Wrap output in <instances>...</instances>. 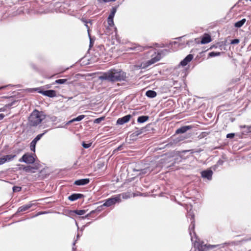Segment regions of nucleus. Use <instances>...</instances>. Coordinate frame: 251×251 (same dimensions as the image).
<instances>
[{
  "label": "nucleus",
  "instance_id": "4",
  "mask_svg": "<svg viewBox=\"0 0 251 251\" xmlns=\"http://www.w3.org/2000/svg\"><path fill=\"white\" fill-rule=\"evenodd\" d=\"M231 244H233V243L232 242L231 243ZM230 244V243H225L219 245H203L202 244H200L196 241V243L194 244V247L195 248V251H206L209 249H213L218 247H219L220 248H224L226 245Z\"/></svg>",
  "mask_w": 251,
  "mask_h": 251
},
{
  "label": "nucleus",
  "instance_id": "14",
  "mask_svg": "<svg viewBox=\"0 0 251 251\" xmlns=\"http://www.w3.org/2000/svg\"><path fill=\"white\" fill-rule=\"evenodd\" d=\"M193 55L190 54L180 62V64L182 66H185L193 59Z\"/></svg>",
  "mask_w": 251,
  "mask_h": 251
},
{
  "label": "nucleus",
  "instance_id": "45",
  "mask_svg": "<svg viewBox=\"0 0 251 251\" xmlns=\"http://www.w3.org/2000/svg\"><path fill=\"white\" fill-rule=\"evenodd\" d=\"M223 163V161L221 160H219L217 163V165H222Z\"/></svg>",
  "mask_w": 251,
  "mask_h": 251
},
{
  "label": "nucleus",
  "instance_id": "41",
  "mask_svg": "<svg viewBox=\"0 0 251 251\" xmlns=\"http://www.w3.org/2000/svg\"><path fill=\"white\" fill-rule=\"evenodd\" d=\"M142 132H143V129H138L137 130L135 131L133 134H134L135 136H138V135L141 134Z\"/></svg>",
  "mask_w": 251,
  "mask_h": 251
},
{
  "label": "nucleus",
  "instance_id": "34",
  "mask_svg": "<svg viewBox=\"0 0 251 251\" xmlns=\"http://www.w3.org/2000/svg\"><path fill=\"white\" fill-rule=\"evenodd\" d=\"M67 81L66 79H59L55 81V83L56 84H64Z\"/></svg>",
  "mask_w": 251,
  "mask_h": 251
},
{
  "label": "nucleus",
  "instance_id": "31",
  "mask_svg": "<svg viewBox=\"0 0 251 251\" xmlns=\"http://www.w3.org/2000/svg\"><path fill=\"white\" fill-rule=\"evenodd\" d=\"M36 142L34 141H32V142L30 143V150L35 152V147H36Z\"/></svg>",
  "mask_w": 251,
  "mask_h": 251
},
{
  "label": "nucleus",
  "instance_id": "28",
  "mask_svg": "<svg viewBox=\"0 0 251 251\" xmlns=\"http://www.w3.org/2000/svg\"><path fill=\"white\" fill-rule=\"evenodd\" d=\"M48 132V130H46L44 131V133L42 134H38L33 140V141H35V142H37L47 132Z\"/></svg>",
  "mask_w": 251,
  "mask_h": 251
},
{
  "label": "nucleus",
  "instance_id": "5",
  "mask_svg": "<svg viewBox=\"0 0 251 251\" xmlns=\"http://www.w3.org/2000/svg\"><path fill=\"white\" fill-rule=\"evenodd\" d=\"M187 217L188 218H189L190 220L191 224L189 227V234L191 237L192 241H193L194 239L192 236V232H193L194 234L195 235V233L194 231L195 228L194 214L190 210L188 212Z\"/></svg>",
  "mask_w": 251,
  "mask_h": 251
},
{
  "label": "nucleus",
  "instance_id": "23",
  "mask_svg": "<svg viewBox=\"0 0 251 251\" xmlns=\"http://www.w3.org/2000/svg\"><path fill=\"white\" fill-rule=\"evenodd\" d=\"M156 92L153 90H148L146 93V95L150 98H153L156 96Z\"/></svg>",
  "mask_w": 251,
  "mask_h": 251
},
{
  "label": "nucleus",
  "instance_id": "18",
  "mask_svg": "<svg viewBox=\"0 0 251 251\" xmlns=\"http://www.w3.org/2000/svg\"><path fill=\"white\" fill-rule=\"evenodd\" d=\"M83 197L81 194H73L68 197V199L71 201H75L78 199H80Z\"/></svg>",
  "mask_w": 251,
  "mask_h": 251
},
{
  "label": "nucleus",
  "instance_id": "10",
  "mask_svg": "<svg viewBox=\"0 0 251 251\" xmlns=\"http://www.w3.org/2000/svg\"><path fill=\"white\" fill-rule=\"evenodd\" d=\"M131 118V116L129 114L126 115L122 118H119L117 120L116 123L117 125H122L125 123H127L130 120Z\"/></svg>",
  "mask_w": 251,
  "mask_h": 251
},
{
  "label": "nucleus",
  "instance_id": "6",
  "mask_svg": "<svg viewBox=\"0 0 251 251\" xmlns=\"http://www.w3.org/2000/svg\"><path fill=\"white\" fill-rule=\"evenodd\" d=\"M161 57V52H158L157 55H156L155 57L152 58L151 60H148L145 63H142L141 64L140 66H139V68H142V69L146 68L147 67H149V66L151 65V64L159 61Z\"/></svg>",
  "mask_w": 251,
  "mask_h": 251
},
{
  "label": "nucleus",
  "instance_id": "42",
  "mask_svg": "<svg viewBox=\"0 0 251 251\" xmlns=\"http://www.w3.org/2000/svg\"><path fill=\"white\" fill-rule=\"evenodd\" d=\"M239 43V40L238 39H235L231 41V44H237Z\"/></svg>",
  "mask_w": 251,
  "mask_h": 251
},
{
  "label": "nucleus",
  "instance_id": "52",
  "mask_svg": "<svg viewBox=\"0 0 251 251\" xmlns=\"http://www.w3.org/2000/svg\"><path fill=\"white\" fill-rule=\"evenodd\" d=\"M75 225H76V226H77V228L78 229V228H79V227H78V224H77V222H76V221H75Z\"/></svg>",
  "mask_w": 251,
  "mask_h": 251
},
{
  "label": "nucleus",
  "instance_id": "12",
  "mask_svg": "<svg viewBox=\"0 0 251 251\" xmlns=\"http://www.w3.org/2000/svg\"><path fill=\"white\" fill-rule=\"evenodd\" d=\"M40 168L39 165L38 164H35L34 166H27L24 168V170L26 172L28 173H35L36 171L39 169Z\"/></svg>",
  "mask_w": 251,
  "mask_h": 251
},
{
  "label": "nucleus",
  "instance_id": "44",
  "mask_svg": "<svg viewBox=\"0 0 251 251\" xmlns=\"http://www.w3.org/2000/svg\"><path fill=\"white\" fill-rule=\"evenodd\" d=\"M45 213H46L45 212H39L36 215L33 216L32 217L34 218V217H37L38 216H39L40 215H42V214H45Z\"/></svg>",
  "mask_w": 251,
  "mask_h": 251
},
{
  "label": "nucleus",
  "instance_id": "20",
  "mask_svg": "<svg viewBox=\"0 0 251 251\" xmlns=\"http://www.w3.org/2000/svg\"><path fill=\"white\" fill-rule=\"evenodd\" d=\"M240 127L244 129L242 131V134L244 135H247V134L251 132V125L250 126L246 125L240 126Z\"/></svg>",
  "mask_w": 251,
  "mask_h": 251
},
{
  "label": "nucleus",
  "instance_id": "51",
  "mask_svg": "<svg viewBox=\"0 0 251 251\" xmlns=\"http://www.w3.org/2000/svg\"><path fill=\"white\" fill-rule=\"evenodd\" d=\"M142 174H145V173H146V171H145V170H142Z\"/></svg>",
  "mask_w": 251,
  "mask_h": 251
},
{
  "label": "nucleus",
  "instance_id": "11",
  "mask_svg": "<svg viewBox=\"0 0 251 251\" xmlns=\"http://www.w3.org/2000/svg\"><path fill=\"white\" fill-rule=\"evenodd\" d=\"M213 172L210 170L203 171L201 172V176L203 178H207L208 180L212 179Z\"/></svg>",
  "mask_w": 251,
  "mask_h": 251
},
{
  "label": "nucleus",
  "instance_id": "53",
  "mask_svg": "<svg viewBox=\"0 0 251 251\" xmlns=\"http://www.w3.org/2000/svg\"><path fill=\"white\" fill-rule=\"evenodd\" d=\"M116 0H110V1H116Z\"/></svg>",
  "mask_w": 251,
  "mask_h": 251
},
{
  "label": "nucleus",
  "instance_id": "35",
  "mask_svg": "<svg viewBox=\"0 0 251 251\" xmlns=\"http://www.w3.org/2000/svg\"><path fill=\"white\" fill-rule=\"evenodd\" d=\"M84 117H85V115H81L78 116V117H77L75 118H74L73 119H74V122H77V121H80L82 120Z\"/></svg>",
  "mask_w": 251,
  "mask_h": 251
},
{
  "label": "nucleus",
  "instance_id": "33",
  "mask_svg": "<svg viewBox=\"0 0 251 251\" xmlns=\"http://www.w3.org/2000/svg\"><path fill=\"white\" fill-rule=\"evenodd\" d=\"M81 234H80L79 233H77L76 235V239L75 240L74 243H73V250L75 251V246L76 244V241L79 239V237L81 236Z\"/></svg>",
  "mask_w": 251,
  "mask_h": 251
},
{
  "label": "nucleus",
  "instance_id": "27",
  "mask_svg": "<svg viewBox=\"0 0 251 251\" xmlns=\"http://www.w3.org/2000/svg\"><path fill=\"white\" fill-rule=\"evenodd\" d=\"M117 197L119 196L120 202L121 201L122 199H126L128 198V196L126 193H122L116 195Z\"/></svg>",
  "mask_w": 251,
  "mask_h": 251
},
{
  "label": "nucleus",
  "instance_id": "2",
  "mask_svg": "<svg viewBox=\"0 0 251 251\" xmlns=\"http://www.w3.org/2000/svg\"><path fill=\"white\" fill-rule=\"evenodd\" d=\"M45 118V115L42 112L34 110L29 117V123L31 126H36L41 123Z\"/></svg>",
  "mask_w": 251,
  "mask_h": 251
},
{
  "label": "nucleus",
  "instance_id": "22",
  "mask_svg": "<svg viewBox=\"0 0 251 251\" xmlns=\"http://www.w3.org/2000/svg\"><path fill=\"white\" fill-rule=\"evenodd\" d=\"M86 213V210H70L69 211L70 214H72L73 213H75L78 215H84Z\"/></svg>",
  "mask_w": 251,
  "mask_h": 251
},
{
  "label": "nucleus",
  "instance_id": "49",
  "mask_svg": "<svg viewBox=\"0 0 251 251\" xmlns=\"http://www.w3.org/2000/svg\"><path fill=\"white\" fill-rule=\"evenodd\" d=\"M104 2H107L110 1V0H102Z\"/></svg>",
  "mask_w": 251,
  "mask_h": 251
},
{
  "label": "nucleus",
  "instance_id": "1",
  "mask_svg": "<svg viewBox=\"0 0 251 251\" xmlns=\"http://www.w3.org/2000/svg\"><path fill=\"white\" fill-rule=\"evenodd\" d=\"M126 78V73L120 69H111L103 73L99 76L101 80H107L110 82L125 81Z\"/></svg>",
  "mask_w": 251,
  "mask_h": 251
},
{
  "label": "nucleus",
  "instance_id": "3",
  "mask_svg": "<svg viewBox=\"0 0 251 251\" xmlns=\"http://www.w3.org/2000/svg\"><path fill=\"white\" fill-rule=\"evenodd\" d=\"M120 202V199L119 196L117 197L116 195H115L113 197H112L110 198H109L105 200V202L101 206L97 207V208L95 210H92L91 211L89 214L86 215L84 217H82V219H85L86 218H88L91 216V214L93 213H94L96 211L100 212L101 210V208L102 206H106V207H109L116 203H119Z\"/></svg>",
  "mask_w": 251,
  "mask_h": 251
},
{
  "label": "nucleus",
  "instance_id": "13",
  "mask_svg": "<svg viewBox=\"0 0 251 251\" xmlns=\"http://www.w3.org/2000/svg\"><path fill=\"white\" fill-rule=\"evenodd\" d=\"M40 93L44 96H48L50 98L56 96V91L52 90L42 91H40Z\"/></svg>",
  "mask_w": 251,
  "mask_h": 251
},
{
  "label": "nucleus",
  "instance_id": "37",
  "mask_svg": "<svg viewBox=\"0 0 251 251\" xmlns=\"http://www.w3.org/2000/svg\"><path fill=\"white\" fill-rule=\"evenodd\" d=\"M12 189L14 192H20L22 188L19 186H14L13 187Z\"/></svg>",
  "mask_w": 251,
  "mask_h": 251
},
{
  "label": "nucleus",
  "instance_id": "50",
  "mask_svg": "<svg viewBox=\"0 0 251 251\" xmlns=\"http://www.w3.org/2000/svg\"><path fill=\"white\" fill-rule=\"evenodd\" d=\"M6 87V86H2V87H0V90L2 89H4V88H5Z\"/></svg>",
  "mask_w": 251,
  "mask_h": 251
},
{
  "label": "nucleus",
  "instance_id": "32",
  "mask_svg": "<svg viewBox=\"0 0 251 251\" xmlns=\"http://www.w3.org/2000/svg\"><path fill=\"white\" fill-rule=\"evenodd\" d=\"M81 20H82V21L84 23H85V25L86 26V27H87V31H88V33H89V31H90V29H89V26H88V23H91V21H88V22L86 20L84 19H82Z\"/></svg>",
  "mask_w": 251,
  "mask_h": 251
},
{
  "label": "nucleus",
  "instance_id": "9",
  "mask_svg": "<svg viewBox=\"0 0 251 251\" xmlns=\"http://www.w3.org/2000/svg\"><path fill=\"white\" fill-rule=\"evenodd\" d=\"M16 157L15 154H8L4 155L0 158V165L4 164L6 162H9L13 160Z\"/></svg>",
  "mask_w": 251,
  "mask_h": 251
},
{
  "label": "nucleus",
  "instance_id": "36",
  "mask_svg": "<svg viewBox=\"0 0 251 251\" xmlns=\"http://www.w3.org/2000/svg\"><path fill=\"white\" fill-rule=\"evenodd\" d=\"M104 120V117H101L97 119H96L94 123L95 124H100L102 121Z\"/></svg>",
  "mask_w": 251,
  "mask_h": 251
},
{
  "label": "nucleus",
  "instance_id": "24",
  "mask_svg": "<svg viewBox=\"0 0 251 251\" xmlns=\"http://www.w3.org/2000/svg\"><path fill=\"white\" fill-rule=\"evenodd\" d=\"M179 45V44L177 42L174 41L170 43L169 47L171 46L172 51H174L177 50Z\"/></svg>",
  "mask_w": 251,
  "mask_h": 251
},
{
  "label": "nucleus",
  "instance_id": "7",
  "mask_svg": "<svg viewBox=\"0 0 251 251\" xmlns=\"http://www.w3.org/2000/svg\"><path fill=\"white\" fill-rule=\"evenodd\" d=\"M19 161L21 162H24L28 164H32L34 162L35 158L32 155L26 153L25 154Z\"/></svg>",
  "mask_w": 251,
  "mask_h": 251
},
{
  "label": "nucleus",
  "instance_id": "43",
  "mask_svg": "<svg viewBox=\"0 0 251 251\" xmlns=\"http://www.w3.org/2000/svg\"><path fill=\"white\" fill-rule=\"evenodd\" d=\"M235 136L234 133H228L226 135V138H233Z\"/></svg>",
  "mask_w": 251,
  "mask_h": 251
},
{
  "label": "nucleus",
  "instance_id": "39",
  "mask_svg": "<svg viewBox=\"0 0 251 251\" xmlns=\"http://www.w3.org/2000/svg\"><path fill=\"white\" fill-rule=\"evenodd\" d=\"M91 145H92L91 143H85V142H83L82 144L83 147L84 148H85V149L89 148V147H91Z\"/></svg>",
  "mask_w": 251,
  "mask_h": 251
},
{
  "label": "nucleus",
  "instance_id": "38",
  "mask_svg": "<svg viewBox=\"0 0 251 251\" xmlns=\"http://www.w3.org/2000/svg\"><path fill=\"white\" fill-rule=\"evenodd\" d=\"M107 22L109 26H112L114 25L113 19H110L108 17Z\"/></svg>",
  "mask_w": 251,
  "mask_h": 251
},
{
  "label": "nucleus",
  "instance_id": "16",
  "mask_svg": "<svg viewBox=\"0 0 251 251\" xmlns=\"http://www.w3.org/2000/svg\"><path fill=\"white\" fill-rule=\"evenodd\" d=\"M192 127L189 126H182L176 130V133H184L186 132L187 131H188L189 129H190Z\"/></svg>",
  "mask_w": 251,
  "mask_h": 251
},
{
  "label": "nucleus",
  "instance_id": "46",
  "mask_svg": "<svg viewBox=\"0 0 251 251\" xmlns=\"http://www.w3.org/2000/svg\"><path fill=\"white\" fill-rule=\"evenodd\" d=\"M88 35H89V38H90V46L91 47L92 46V39L91 38L89 32L88 33Z\"/></svg>",
  "mask_w": 251,
  "mask_h": 251
},
{
  "label": "nucleus",
  "instance_id": "47",
  "mask_svg": "<svg viewBox=\"0 0 251 251\" xmlns=\"http://www.w3.org/2000/svg\"><path fill=\"white\" fill-rule=\"evenodd\" d=\"M4 116H5L3 114H0V120L3 119Z\"/></svg>",
  "mask_w": 251,
  "mask_h": 251
},
{
  "label": "nucleus",
  "instance_id": "15",
  "mask_svg": "<svg viewBox=\"0 0 251 251\" xmlns=\"http://www.w3.org/2000/svg\"><path fill=\"white\" fill-rule=\"evenodd\" d=\"M89 178H84L75 181L74 184L76 185H84L89 183Z\"/></svg>",
  "mask_w": 251,
  "mask_h": 251
},
{
  "label": "nucleus",
  "instance_id": "54",
  "mask_svg": "<svg viewBox=\"0 0 251 251\" xmlns=\"http://www.w3.org/2000/svg\"><path fill=\"white\" fill-rule=\"evenodd\" d=\"M83 228H81V231L82 232Z\"/></svg>",
  "mask_w": 251,
  "mask_h": 251
},
{
  "label": "nucleus",
  "instance_id": "30",
  "mask_svg": "<svg viewBox=\"0 0 251 251\" xmlns=\"http://www.w3.org/2000/svg\"><path fill=\"white\" fill-rule=\"evenodd\" d=\"M221 54V52H214V51H212V52H210L208 54V56L209 57H215V56H219Z\"/></svg>",
  "mask_w": 251,
  "mask_h": 251
},
{
  "label": "nucleus",
  "instance_id": "17",
  "mask_svg": "<svg viewBox=\"0 0 251 251\" xmlns=\"http://www.w3.org/2000/svg\"><path fill=\"white\" fill-rule=\"evenodd\" d=\"M147 48L148 47H142L139 45H134L131 47L129 48V49L130 50H133L138 52L142 51Z\"/></svg>",
  "mask_w": 251,
  "mask_h": 251
},
{
  "label": "nucleus",
  "instance_id": "8",
  "mask_svg": "<svg viewBox=\"0 0 251 251\" xmlns=\"http://www.w3.org/2000/svg\"><path fill=\"white\" fill-rule=\"evenodd\" d=\"M33 201H30L28 203L19 207L18 209L17 213L25 211L31 208L32 206L36 205V203H33Z\"/></svg>",
  "mask_w": 251,
  "mask_h": 251
},
{
  "label": "nucleus",
  "instance_id": "29",
  "mask_svg": "<svg viewBox=\"0 0 251 251\" xmlns=\"http://www.w3.org/2000/svg\"><path fill=\"white\" fill-rule=\"evenodd\" d=\"M116 12V8L113 7L112 9L111 12L108 16V18H110V19H113Z\"/></svg>",
  "mask_w": 251,
  "mask_h": 251
},
{
  "label": "nucleus",
  "instance_id": "48",
  "mask_svg": "<svg viewBox=\"0 0 251 251\" xmlns=\"http://www.w3.org/2000/svg\"><path fill=\"white\" fill-rule=\"evenodd\" d=\"M73 122H74V119H73L72 120H71L69 121L68 122L67 124H70L72 123H73Z\"/></svg>",
  "mask_w": 251,
  "mask_h": 251
},
{
  "label": "nucleus",
  "instance_id": "40",
  "mask_svg": "<svg viewBox=\"0 0 251 251\" xmlns=\"http://www.w3.org/2000/svg\"><path fill=\"white\" fill-rule=\"evenodd\" d=\"M123 149V145H120L117 148H116V149H115L113 151V153H115L116 152H117L118 151H121Z\"/></svg>",
  "mask_w": 251,
  "mask_h": 251
},
{
  "label": "nucleus",
  "instance_id": "26",
  "mask_svg": "<svg viewBox=\"0 0 251 251\" xmlns=\"http://www.w3.org/2000/svg\"><path fill=\"white\" fill-rule=\"evenodd\" d=\"M246 21V19H243L241 20L236 22L234 24V26L236 27H238V28L241 27L245 23Z\"/></svg>",
  "mask_w": 251,
  "mask_h": 251
},
{
  "label": "nucleus",
  "instance_id": "19",
  "mask_svg": "<svg viewBox=\"0 0 251 251\" xmlns=\"http://www.w3.org/2000/svg\"><path fill=\"white\" fill-rule=\"evenodd\" d=\"M18 101L14 100L12 102L5 105L4 106L0 108V112L5 111L7 108H10L11 106L16 105Z\"/></svg>",
  "mask_w": 251,
  "mask_h": 251
},
{
  "label": "nucleus",
  "instance_id": "21",
  "mask_svg": "<svg viewBox=\"0 0 251 251\" xmlns=\"http://www.w3.org/2000/svg\"><path fill=\"white\" fill-rule=\"evenodd\" d=\"M211 41L210 36L206 34L202 37L201 43L202 44H205L210 42Z\"/></svg>",
  "mask_w": 251,
  "mask_h": 251
},
{
  "label": "nucleus",
  "instance_id": "25",
  "mask_svg": "<svg viewBox=\"0 0 251 251\" xmlns=\"http://www.w3.org/2000/svg\"><path fill=\"white\" fill-rule=\"evenodd\" d=\"M149 119L148 116H141L138 118L137 122L139 123H143L147 121Z\"/></svg>",
  "mask_w": 251,
  "mask_h": 251
}]
</instances>
